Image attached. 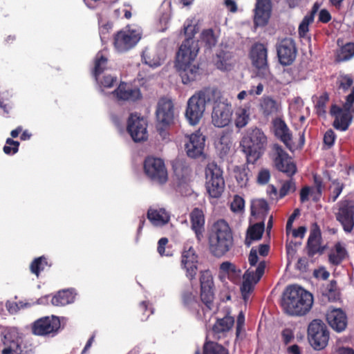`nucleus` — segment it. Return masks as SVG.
<instances>
[{"label":"nucleus","mask_w":354,"mask_h":354,"mask_svg":"<svg viewBox=\"0 0 354 354\" xmlns=\"http://www.w3.org/2000/svg\"><path fill=\"white\" fill-rule=\"evenodd\" d=\"M194 19H187L184 24V34L186 37L176 55V67L180 73L182 81L187 84L196 79L199 68L195 64L199 47L194 36L197 32Z\"/></svg>","instance_id":"obj_1"},{"label":"nucleus","mask_w":354,"mask_h":354,"mask_svg":"<svg viewBox=\"0 0 354 354\" xmlns=\"http://www.w3.org/2000/svg\"><path fill=\"white\" fill-rule=\"evenodd\" d=\"M313 295L300 286H289L282 301L285 313L290 315H304L312 308Z\"/></svg>","instance_id":"obj_2"},{"label":"nucleus","mask_w":354,"mask_h":354,"mask_svg":"<svg viewBox=\"0 0 354 354\" xmlns=\"http://www.w3.org/2000/svg\"><path fill=\"white\" fill-rule=\"evenodd\" d=\"M232 241V231L226 221L218 220L214 223L209 236V246L214 256L221 257L229 251Z\"/></svg>","instance_id":"obj_3"},{"label":"nucleus","mask_w":354,"mask_h":354,"mask_svg":"<svg viewBox=\"0 0 354 354\" xmlns=\"http://www.w3.org/2000/svg\"><path fill=\"white\" fill-rule=\"evenodd\" d=\"M267 144L268 139L263 131L258 128L248 129L241 141L248 162L254 163L263 153Z\"/></svg>","instance_id":"obj_4"},{"label":"nucleus","mask_w":354,"mask_h":354,"mask_svg":"<svg viewBox=\"0 0 354 354\" xmlns=\"http://www.w3.org/2000/svg\"><path fill=\"white\" fill-rule=\"evenodd\" d=\"M248 261L250 267L243 276V280L241 287L242 297L245 302L248 300L249 295L252 292L255 284L263 274L266 268L263 261L259 262L257 252L254 248H252L250 250Z\"/></svg>","instance_id":"obj_5"},{"label":"nucleus","mask_w":354,"mask_h":354,"mask_svg":"<svg viewBox=\"0 0 354 354\" xmlns=\"http://www.w3.org/2000/svg\"><path fill=\"white\" fill-rule=\"evenodd\" d=\"M201 298L203 303L205 305L206 309H203V315L197 313V317L207 323L212 315L211 310L212 309L214 294L213 290L212 276L208 271H204L201 273Z\"/></svg>","instance_id":"obj_6"},{"label":"nucleus","mask_w":354,"mask_h":354,"mask_svg":"<svg viewBox=\"0 0 354 354\" xmlns=\"http://www.w3.org/2000/svg\"><path fill=\"white\" fill-rule=\"evenodd\" d=\"M142 35L141 28L127 26L115 35L114 48L119 53L128 51L137 45L141 39Z\"/></svg>","instance_id":"obj_7"},{"label":"nucleus","mask_w":354,"mask_h":354,"mask_svg":"<svg viewBox=\"0 0 354 354\" xmlns=\"http://www.w3.org/2000/svg\"><path fill=\"white\" fill-rule=\"evenodd\" d=\"M205 187L209 196L219 198L225 188V181L221 168L214 162H209L205 168Z\"/></svg>","instance_id":"obj_8"},{"label":"nucleus","mask_w":354,"mask_h":354,"mask_svg":"<svg viewBox=\"0 0 354 354\" xmlns=\"http://www.w3.org/2000/svg\"><path fill=\"white\" fill-rule=\"evenodd\" d=\"M272 125L275 136L283 142L286 147L290 151L299 149L304 145V133H299V141H295L289 128L281 118H277L273 120Z\"/></svg>","instance_id":"obj_9"},{"label":"nucleus","mask_w":354,"mask_h":354,"mask_svg":"<svg viewBox=\"0 0 354 354\" xmlns=\"http://www.w3.org/2000/svg\"><path fill=\"white\" fill-rule=\"evenodd\" d=\"M308 340L315 350L324 348L328 342L329 333L326 326L320 319H314L308 328Z\"/></svg>","instance_id":"obj_10"},{"label":"nucleus","mask_w":354,"mask_h":354,"mask_svg":"<svg viewBox=\"0 0 354 354\" xmlns=\"http://www.w3.org/2000/svg\"><path fill=\"white\" fill-rule=\"evenodd\" d=\"M250 57L252 65L258 70V74L266 80L271 79V73L268 65V50L266 47L260 43L255 44L251 48Z\"/></svg>","instance_id":"obj_11"},{"label":"nucleus","mask_w":354,"mask_h":354,"mask_svg":"<svg viewBox=\"0 0 354 354\" xmlns=\"http://www.w3.org/2000/svg\"><path fill=\"white\" fill-rule=\"evenodd\" d=\"M144 170L146 175L156 183L163 184L167 180V171L163 160L160 158L154 157L146 158Z\"/></svg>","instance_id":"obj_12"},{"label":"nucleus","mask_w":354,"mask_h":354,"mask_svg":"<svg viewBox=\"0 0 354 354\" xmlns=\"http://www.w3.org/2000/svg\"><path fill=\"white\" fill-rule=\"evenodd\" d=\"M270 156L275 167L279 171L286 173L288 176H292L295 174L296 166L281 146L274 144L272 146Z\"/></svg>","instance_id":"obj_13"},{"label":"nucleus","mask_w":354,"mask_h":354,"mask_svg":"<svg viewBox=\"0 0 354 354\" xmlns=\"http://www.w3.org/2000/svg\"><path fill=\"white\" fill-rule=\"evenodd\" d=\"M233 110L227 100L218 102L212 106V122L219 128L227 126L232 121Z\"/></svg>","instance_id":"obj_14"},{"label":"nucleus","mask_w":354,"mask_h":354,"mask_svg":"<svg viewBox=\"0 0 354 354\" xmlns=\"http://www.w3.org/2000/svg\"><path fill=\"white\" fill-rule=\"evenodd\" d=\"M146 120L136 113L130 115L127 121V131L132 140L136 142H142L147 139Z\"/></svg>","instance_id":"obj_15"},{"label":"nucleus","mask_w":354,"mask_h":354,"mask_svg":"<svg viewBox=\"0 0 354 354\" xmlns=\"http://www.w3.org/2000/svg\"><path fill=\"white\" fill-rule=\"evenodd\" d=\"M60 327L57 317L47 316L36 320L32 326V333L36 335H55Z\"/></svg>","instance_id":"obj_16"},{"label":"nucleus","mask_w":354,"mask_h":354,"mask_svg":"<svg viewBox=\"0 0 354 354\" xmlns=\"http://www.w3.org/2000/svg\"><path fill=\"white\" fill-rule=\"evenodd\" d=\"M206 106L195 93L190 97L187 103L185 117L192 125L197 124L203 116Z\"/></svg>","instance_id":"obj_17"},{"label":"nucleus","mask_w":354,"mask_h":354,"mask_svg":"<svg viewBox=\"0 0 354 354\" xmlns=\"http://www.w3.org/2000/svg\"><path fill=\"white\" fill-rule=\"evenodd\" d=\"M22 338L16 328L8 329L4 335V348L1 354H25Z\"/></svg>","instance_id":"obj_18"},{"label":"nucleus","mask_w":354,"mask_h":354,"mask_svg":"<svg viewBox=\"0 0 354 354\" xmlns=\"http://www.w3.org/2000/svg\"><path fill=\"white\" fill-rule=\"evenodd\" d=\"M198 255L195 250L189 244L185 245L181 256V266L189 279L195 277L198 271Z\"/></svg>","instance_id":"obj_19"},{"label":"nucleus","mask_w":354,"mask_h":354,"mask_svg":"<svg viewBox=\"0 0 354 354\" xmlns=\"http://www.w3.org/2000/svg\"><path fill=\"white\" fill-rule=\"evenodd\" d=\"M336 218L342 225L344 230L350 232L354 227V204L345 201L340 203Z\"/></svg>","instance_id":"obj_20"},{"label":"nucleus","mask_w":354,"mask_h":354,"mask_svg":"<svg viewBox=\"0 0 354 354\" xmlns=\"http://www.w3.org/2000/svg\"><path fill=\"white\" fill-rule=\"evenodd\" d=\"M187 139L185 146L187 156L194 158L201 156L205 147V136L200 131H196L187 136Z\"/></svg>","instance_id":"obj_21"},{"label":"nucleus","mask_w":354,"mask_h":354,"mask_svg":"<svg viewBox=\"0 0 354 354\" xmlns=\"http://www.w3.org/2000/svg\"><path fill=\"white\" fill-rule=\"evenodd\" d=\"M156 117L159 123L163 126L170 125L174 122V104L171 100L162 98L160 100L156 109Z\"/></svg>","instance_id":"obj_22"},{"label":"nucleus","mask_w":354,"mask_h":354,"mask_svg":"<svg viewBox=\"0 0 354 354\" xmlns=\"http://www.w3.org/2000/svg\"><path fill=\"white\" fill-rule=\"evenodd\" d=\"M277 55L279 60L282 65L288 66L291 64L297 55L293 41L291 39L282 40L277 48Z\"/></svg>","instance_id":"obj_23"},{"label":"nucleus","mask_w":354,"mask_h":354,"mask_svg":"<svg viewBox=\"0 0 354 354\" xmlns=\"http://www.w3.org/2000/svg\"><path fill=\"white\" fill-rule=\"evenodd\" d=\"M111 94L113 97L124 101H135L141 97L139 88L124 82L120 84Z\"/></svg>","instance_id":"obj_24"},{"label":"nucleus","mask_w":354,"mask_h":354,"mask_svg":"<svg viewBox=\"0 0 354 354\" xmlns=\"http://www.w3.org/2000/svg\"><path fill=\"white\" fill-rule=\"evenodd\" d=\"M326 319L331 328L337 332L344 330L347 326V317L340 308H329Z\"/></svg>","instance_id":"obj_25"},{"label":"nucleus","mask_w":354,"mask_h":354,"mask_svg":"<svg viewBox=\"0 0 354 354\" xmlns=\"http://www.w3.org/2000/svg\"><path fill=\"white\" fill-rule=\"evenodd\" d=\"M270 0H257L254 19L255 25L257 26H265L270 18Z\"/></svg>","instance_id":"obj_26"},{"label":"nucleus","mask_w":354,"mask_h":354,"mask_svg":"<svg viewBox=\"0 0 354 354\" xmlns=\"http://www.w3.org/2000/svg\"><path fill=\"white\" fill-rule=\"evenodd\" d=\"M308 250L309 255L322 254L324 251L325 246L322 243L321 231L319 227L315 224L310 232L308 239Z\"/></svg>","instance_id":"obj_27"},{"label":"nucleus","mask_w":354,"mask_h":354,"mask_svg":"<svg viewBox=\"0 0 354 354\" xmlns=\"http://www.w3.org/2000/svg\"><path fill=\"white\" fill-rule=\"evenodd\" d=\"M147 218L156 227H162L170 221V214L165 208L153 207L147 212Z\"/></svg>","instance_id":"obj_28"},{"label":"nucleus","mask_w":354,"mask_h":354,"mask_svg":"<svg viewBox=\"0 0 354 354\" xmlns=\"http://www.w3.org/2000/svg\"><path fill=\"white\" fill-rule=\"evenodd\" d=\"M314 185L313 187H305L300 192V199L302 203H304L309 199V196H312L314 201H317L322 192L323 185L321 178L317 175L314 176Z\"/></svg>","instance_id":"obj_29"},{"label":"nucleus","mask_w":354,"mask_h":354,"mask_svg":"<svg viewBox=\"0 0 354 354\" xmlns=\"http://www.w3.org/2000/svg\"><path fill=\"white\" fill-rule=\"evenodd\" d=\"M165 59L162 50L145 48L142 55V62L152 68L160 66Z\"/></svg>","instance_id":"obj_30"},{"label":"nucleus","mask_w":354,"mask_h":354,"mask_svg":"<svg viewBox=\"0 0 354 354\" xmlns=\"http://www.w3.org/2000/svg\"><path fill=\"white\" fill-rule=\"evenodd\" d=\"M192 229L194 231L198 241L203 237L205 225V216L203 211L198 208H194L190 214Z\"/></svg>","instance_id":"obj_31"},{"label":"nucleus","mask_w":354,"mask_h":354,"mask_svg":"<svg viewBox=\"0 0 354 354\" xmlns=\"http://www.w3.org/2000/svg\"><path fill=\"white\" fill-rule=\"evenodd\" d=\"M197 96L203 102L206 106V103H212L214 105L218 102L225 101L227 99L224 98L221 92L215 87H208L202 89L201 91L196 93Z\"/></svg>","instance_id":"obj_32"},{"label":"nucleus","mask_w":354,"mask_h":354,"mask_svg":"<svg viewBox=\"0 0 354 354\" xmlns=\"http://www.w3.org/2000/svg\"><path fill=\"white\" fill-rule=\"evenodd\" d=\"M216 67L222 71H231L236 63V59L232 53L221 51L216 55L214 61Z\"/></svg>","instance_id":"obj_33"},{"label":"nucleus","mask_w":354,"mask_h":354,"mask_svg":"<svg viewBox=\"0 0 354 354\" xmlns=\"http://www.w3.org/2000/svg\"><path fill=\"white\" fill-rule=\"evenodd\" d=\"M250 105L245 104L237 107L234 112V122L235 126L239 128L245 127L250 120Z\"/></svg>","instance_id":"obj_34"},{"label":"nucleus","mask_w":354,"mask_h":354,"mask_svg":"<svg viewBox=\"0 0 354 354\" xmlns=\"http://www.w3.org/2000/svg\"><path fill=\"white\" fill-rule=\"evenodd\" d=\"M260 109L264 115L269 116L279 113L281 111V105L272 98L265 97L261 100Z\"/></svg>","instance_id":"obj_35"},{"label":"nucleus","mask_w":354,"mask_h":354,"mask_svg":"<svg viewBox=\"0 0 354 354\" xmlns=\"http://www.w3.org/2000/svg\"><path fill=\"white\" fill-rule=\"evenodd\" d=\"M214 145L220 156H225L229 153L232 147L230 134L229 133H222L215 140Z\"/></svg>","instance_id":"obj_36"},{"label":"nucleus","mask_w":354,"mask_h":354,"mask_svg":"<svg viewBox=\"0 0 354 354\" xmlns=\"http://www.w3.org/2000/svg\"><path fill=\"white\" fill-rule=\"evenodd\" d=\"M234 323V319L231 316H225L222 319H218L213 326V332L218 335L223 334L232 328Z\"/></svg>","instance_id":"obj_37"},{"label":"nucleus","mask_w":354,"mask_h":354,"mask_svg":"<svg viewBox=\"0 0 354 354\" xmlns=\"http://www.w3.org/2000/svg\"><path fill=\"white\" fill-rule=\"evenodd\" d=\"M75 295L72 290H63L59 292L51 299L54 306H65L74 301Z\"/></svg>","instance_id":"obj_38"},{"label":"nucleus","mask_w":354,"mask_h":354,"mask_svg":"<svg viewBox=\"0 0 354 354\" xmlns=\"http://www.w3.org/2000/svg\"><path fill=\"white\" fill-rule=\"evenodd\" d=\"M218 37V32H216L212 28H207L201 32L200 39L207 48H211L216 46Z\"/></svg>","instance_id":"obj_39"},{"label":"nucleus","mask_w":354,"mask_h":354,"mask_svg":"<svg viewBox=\"0 0 354 354\" xmlns=\"http://www.w3.org/2000/svg\"><path fill=\"white\" fill-rule=\"evenodd\" d=\"M263 231V223H257L250 227L247 232V236L245 240V244L249 247L253 241L260 239L262 236Z\"/></svg>","instance_id":"obj_40"},{"label":"nucleus","mask_w":354,"mask_h":354,"mask_svg":"<svg viewBox=\"0 0 354 354\" xmlns=\"http://www.w3.org/2000/svg\"><path fill=\"white\" fill-rule=\"evenodd\" d=\"M250 208L252 216L261 217L268 212L269 207L266 201L261 198H256L252 200Z\"/></svg>","instance_id":"obj_41"},{"label":"nucleus","mask_w":354,"mask_h":354,"mask_svg":"<svg viewBox=\"0 0 354 354\" xmlns=\"http://www.w3.org/2000/svg\"><path fill=\"white\" fill-rule=\"evenodd\" d=\"M351 120V118L348 111L342 112L339 111L336 115L333 126L337 129L345 131L348 129Z\"/></svg>","instance_id":"obj_42"},{"label":"nucleus","mask_w":354,"mask_h":354,"mask_svg":"<svg viewBox=\"0 0 354 354\" xmlns=\"http://www.w3.org/2000/svg\"><path fill=\"white\" fill-rule=\"evenodd\" d=\"M107 64V58L106 57L103 51L99 52L95 57V67L93 75L95 80H98V76L101 75V73L106 68Z\"/></svg>","instance_id":"obj_43"},{"label":"nucleus","mask_w":354,"mask_h":354,"mask_svg":"<svg viewBox=\"0 0 354 354\" xmlns=\"http://www.w3.org/2000/svg\"><path fill=\"white\" fill-rule=\"evenodd\" d=\"M221 270L227 274L229 279L236 282L241 275V271L236 270V267L232 263L225 261L221 264Z\"/></svg>","instance_id":"obj_44"},{"label":"nucleus","mask_w":354,"mask_h":354,"mask_svg":"<svg viewBox=\"0 0 354 354\" xmlns=\"http://www.w3.org/2000/svg\"><path fill=\"white\" fill-rule=\"evenodd\" d=\"M354 56V43H348L342 47L338 55L337 60L344 62Z\"/></svg>","instance_id":"obj_45"},{"label":"nucleus","mask_w":354,"mask_h":354,"mask_svg":"<svg viewBox=\"0 0 354 354\" xmlns=\"http://www.w3.org/2000/svg\"><path fill=\"white\" fill-rule=\"evenodd\" d=\"M171 3L170 0H165L162 3L160 10V17L159 19L161 24L166 25L169 22L171 15Z\"/></svg>","instance_id":"obj_46"},{"label":"nucleus","mask_w":354,"mask_h":354,"mask_svg":"<svg viewBox=\"0 0 354 354\" xmlns=\"http://www.w3.org/2000/svg\"><path fill=\"white\" fill-rule=\"evenodd\" d=\"M248 171V169L245 167H236L234 168L235 178L240 187H245L248 185L249 179Z\"/></svg>","instance_id":"obj_47"},{"label":"nucleus","mask_w":354,"mask_h":354,"mask_svg":"<svg viewBox=\"0 0 354 354\" xmlns=\"http://www.w3.org/2000/svg\"><path fill=\"white\" fill-rule=\"evenodd\" d=\"M100 86V89L102 92L105 93V90L113 86L116 83L117 78L109 75H104L102 77L100 75L98 76V80H95Z\"/></svg>","instance_id":"obj_48"},{"label":"nucleus","mask_w":354,"mask_h":354,"mask_svg":"<svg viewBox=\"0 0 354 354\" xmlns=\"http://www.w3.org/2000/svg\"><path fill=\"white\" fill-rule=\"evenodd\" d=\"M204 354H228V352L217 343L207 342L204 346Z\"/></svg>","instance_id":"obj_49"},{"label":"nucleus","mask_w":354,"mask_h":354,"mask_svg":"<svg viewBox=\"0 0 354 354\" xmlns=\"http://www.w3.org/2000/svg\"><path fill=\"white\" fill-rule=\"evenodd\" d=\"M290 113L295 118H297V115L303 113L304 102L299 98H295L290 104Z\"/></svg>","instance_id":"obj_50"},{"label":"nucleus","mask_w":354,"mask_h":354,"mask_svg":"<svg viewBox=\"0 0 354 354\" xmlns=\"http://www.w3.org/2000/svg\"><path fill=\"white\" fill-rule=\"evenodd\" d=\"M315 10L306 15L299 26V33L301 37H304L308 32V26L314 21Z\"/></svg>","instance_id":"obj_51"},{"label":"nucleus","mask_w":354,"mask_h":354,"mask_svg":"<svg viewBox=\"0 0 354 354\" xmlns=\"http://www.w3.org/2000/svg\"><path fill=\"white\" fill-rule=\"evenodd\" d=\"M244 208V199L238 195L234 196L230 204L231 210L234 213L241 214L243 212Z\"/></svg>","instance_id":"obj_52"},{"label":"nucleus","mask_w":354,"mask_h":354,"mask_svg":"<svg viewBox=\"0 0 354 354\" xmlns=\"http://www.w3.org/2000/svg\"><path fill=\"white\" fill-rule=\"evenodd\" d=\"M47 266L46 259L43 257H40L36 259L30 265L31 272L35 274L37 276L39 275L40 271L43 270Z\"/></svg>","instance_id":"obj_53"},{"label":"nucleus","mask_w":354,"mask_h":354,"mask_svg":"<svg viewBox=\"0 0 354 354\" xmlns=\"http://www.w3.org/2000/svg\"><path fill=\"white\" fill-rule=\"evenodd\" d=\"M183 302L185 306L190 309L195 308L198 306L195 295L190 291L183 293Z\"/></svg>","instance_id":"obj_54"},{"label":"nucleus","mask_w":354,"mask_h":354,"mask_svg":"<svg viewBox=\"0 0 354 354\" xmlns=\"http://www.w3.org/2000/svg\"><path fill=\"white\" fill-rule=\"evenodd\" d=\"M343 189V185L342 183L337 180H334L332 182L329 189L330 192V197L332 198V201L334 202L338 198L339 194H341Z\"/></svg>","instance_id":"obj_55"},{"label":"nucleus","mask_w":354,"mask_h":354,"mask_svg":"<svg viewBox=\"0 0 354 354\" xmlns=\"http://www.w3.org/2000/svg\"><path fill=\"white\" fill-rule=\"evenodd\" d=\"M7 310L12 314L16 313L21 308L30 307V304L28 303H24L22 301L12 302V301H7L6 304Z\"/></svg>","instance_id":"obj_56"},{"label":"nucleus","mask_w":354,"mask_h":354,"mask_svg":"<svg viewBox=\"0 0 354 354\" xmlns=\"http://www.w3.org/2000/svg\"><path fill=\"white\" fill-rule=\"evenodd\" d=\"M296 189L295 184L292 180L284 182L281 187L279 194L281 197H283L290 192H295Z\"/></svg>","instance_id":"obj_57"},{"label":"nucleus","mask_w":354,"mask_h":354,"mask_svg":"<svg viewBox=\"0 0 354 354\" xmlns=\"http://www.w3.org/2000/svg\"><path fill=\"white\" fill-rule=\"evenodd\" d=\"M6 144L9 145L14 146L12 148L10 146L5 145L3 147V152L6 154H14L18 151L19 142L12 140L11 138H8L6 140Z\"/></svg>","instance_id":"obj_58"},{"label":"nucleus","mask_w":354,"mask_h":354,"mask_svg":"<svg viewBox=\"0 0 354 354\" xmlns=\"http://www.w3.org/2000/svg\"><path fill=\"white\" fill-rule=\"evenodd\" d=\"M328 96L326 95H322L319 97L316 104L317 112L319 115L324 114L326 112L325 105L328 101Z\"/></svg>","instance_id":"obj_59"},{"label":"nucleus","mask_w":354,"mask_h":354,"mask_svg":"<svg viewBox=\"0 0 354 354\" xmlns=\"http://www.w3.org/2000/svg\"><path fill=\"white\" fill-rule=\"evenodd\" d=\"M335 354H354V351L348 347H344L342 345V342L338 340L334 348Z\"/></svg>","instance_id":"obj_60"},{"label":"nucleus","mask_w":354,"mask_h":354,"mask_svg":"<svg viewBox=\"0 0 354 354\" xmlns=\"http://www.w3.org/2000/svg\"><path fill=\"white\" fill-rule=\"evenodd\" d=\"M335 134L332 129L328 130L324 136V143L328 148L332 147L335 140Z\"/></svg>","instance_id":"obj_61"},{"label":"nucleus","mask_w":354,"mask_h":354,"mask_svg":"<svg viewBox=\"0 0 354 354\" xmlns=\"http://www.w3.org/2000/svg\"><path fill=\"white\" fill-rule=\"evenodd\" d=\"M270 178V171L268 169H261L257 176V182L261 185H265L268 183Z\"/></svg>","instance_id":"obj_62"},{"label":"nucleus","mask_w":354,"mask_h":354,"mask_svg":"<svg viewBox=\"0 0 354 354\" xmlns=\"http://www.w3.org/2000/svg\"><path fill=\"white\" fill-rule=\"evenodd\" d=\"M282 340L285 344L291 342L294 339V332L291 328H285L281 332Z\"/></svg>","instance_id":"obj_63"},{"label":"nucleus","mask_w":354,"mask_h":354,"mask_svg":"<svg viewBox=\"0 0 354 354\" xmlns=\"http://www.w3.org/2000/svg\"><path fill=\"white\" fill-rule=\"evenodd\" d=\"M168 243L167 238H161L158 241V252L161 256H169L171 255L168 252H165V246Z\"/></svg>","instance_id":"obj_64"}]
</instances>
